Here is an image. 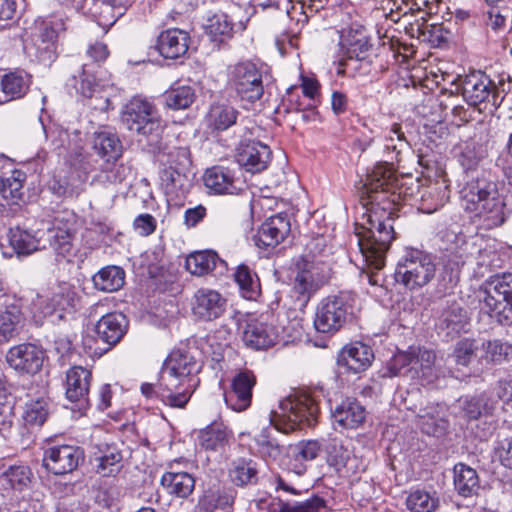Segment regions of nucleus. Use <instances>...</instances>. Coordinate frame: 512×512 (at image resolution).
I'll use <instances>...</instances> for the list:
<instances>
[{"mask_svg": "<svg viewBox=\"0 0 512 512\" xmlns=\"http://www.w3.org/2000/svg\"><path fill=\"white\" fill-rule=\"evenodd\" d=\"M436 355L432 350L417 348L407 352H400L393 358L394 375L401 374V370L409 367L406 373L411 378H422L430 381L435 376Z\"/></svg>", "mask_w": 512, "mask_h": 512, "instance_id": "10", "label": "nucleus"}, {"mask_svg": "<svg viewBox=\"0 0 512 512\" xmlns=\"http://www.w3.org/2000/svg\"><path fill=\"white\" fill-rule=\"evenodd\" d=\"M238 111L224 103L212 104L205 116V122L212 131L222 132L236 123Z\"/></svg>", "mask_w": 512, "mask_h": 512, "instance_id": "34", "label": "nucleus"}, {"mask_svg": "<svg viewBox=\"0 0 512 512\" xmlns=\"http://www.w3.org/2000/svg\"><path fill=\"white\" fill-rule=\"evenodd\" d=\"M186 269L195 276H204L215 269L227 270V263L213 250H201L190 253L185 261Z\"/></svg>", "mask_w": 512, "mask_h": 512, "instance_id": "24", "label": "nucleus"}, {"mask_svg": "<svg viewBox=\"0 0 512 512\" xmlns=\"http://www.w3.org/2000/svg\"><path fill=\"white\" fill-rule=\"evenodd\" d=\"M234 498L231 489L208 491L200 499L199 505L205 512H231Z\"/></svg>", "mask_w": 512, "mask_h": 512, "instance_id": "39", "label": "nucleus"}, {"mask_svg": "<svg viewBox=\"0 0 512 512\" xmlns=\"http://www.w3.org/2000/svg\"><path fill=\"white\" fill-rule=\"evenodd\" d=\"M128 320L122 313H108L96 325L97 335L109 345H115L126 333Z\"/></svg>", "mask_w": 512, "mask_h": 512, "instance_id": "30", "label": "nucleus"}, {"mask_svg": "<svg viewBox=\"0 0 512 512\" xmlns=\"http://www.w3.org/2000/svg\"><path fill=\"white\" fill-rule=\"evenodd\" d=\"M92 374L82 366H73L66 373V397L71 402L88 399Z\"/></svg>", "mask_w": 512, "mask_h": 512, "instance_id": "26", "label": "nucleus"}, {"mask_svg": "<svg viewBox=\"0 0 512 512\" xmlns=\"http://www.w3.org/2000/svg\"><path fill=\"white\" fill-rule=\"evenodd\" d=\"M30 476L27 466H11L0 475V485L4 489L22 490L30 482Z\"/></svg>", "mask_w": 512, "mask_h": 512, "instance_id": "50", "label": "nucleus"}, {"mask_svg": "<svg viewBox=\"0 0 512 512\" xmlns=\"http://www.w3.org/2000/svg\"><path fill=\"white\" fill-rule=\"evenodd\" d=\"M23 176V173L20 171H15L11 177L6 179L0 178V189H2V193H4L2 197L8 198L12 204H17L22 198Z\"/></svg>", "mask_w": 512, "mask_h": 512, "instance_id": "56", "label": "nucleus"}, {"mask_svg": "<svg viewBox=\"0 0 512 512\" xmlns=\"http://www.w3.org/2000/svg\"><path fill=\"white\" fill-rule=\"evenodd\" d=\"M115 502V492L112 488L99 489L95 495V503L101 508L110 509Z\"/></svg>", "mask_w": 512, "mask_h": 512, "instance_id": "64", "label": "nucleus"}, {"mask_svg": "<svg viewBox=\"0 0 512 512\" xmlns=\"http://www.w3.org/2000/svg\"><path fill=\"white\" fill-rule=\"evenodd\" d=\"M23 313L18 300L6 303L5 309L0 310V345L8 342L21 324Z\"/></svg>", "mask_w": 512, "mask_h": 512, "instance_id": "35", "label": "nucleus"}, {"mask_svg": "<svg viewBox=\"0 0 512 512\" xmlns=\"http://www.w3.org/2000/svg\"><path fill=\"white\" fill-rule=\"evenodd\" d=\"M458 405L469 419H476L482 413H487L491 409L487 404L485 395L460 398Z\"/></svg>", "mask_w": 512, "mask_h": 512, "instance_id": "57", "label": "nucleus"}, {"mask_svg": "<svg viewBox=\"0 0 512 512\" xmlns=\"http://www.w3.org/2000/svg\"><path fill=\"white\" fill-rule=\"evenodd\" d=\"M348 306L341 296L323 298L316 307L313 325L317 332L334 334L346 323Z\"/></svg>", "mask_w": 512, "mask_h": 512, "instance_id": "9", "label": "nucleus"}, {"mask_svg": "<svg viewBox=\"0 0 512 512\" xmlns=\"http://www.w3.org/2000/svg\"><path fill=\"white\" fill-rule=\"evenodd\" d=\"M480 309L501 324H512V274L496 275L481 288Z\"/></svg>", "mask_w": 512, "mask_h": 512, "instance_id": "5", "label": "nucleus"}, {"mask_svg": "<svg viewBox=\"0 0 512 512\" xmlns=\"http://www.w3.org/2000/svg\"><path fill=\"white\" fill-rule=\"evenodd\" d=\"M406 197L391 164L378 163L367 174L361 192L365 212L356 234L363 260L376 270L385 266L386 252L394 239L392 215Z\"/></svg>", "mask_w": 512, "mask_h": 512, "instance_id": "1", "label": "nucleus"}, {"mask_svg": "<svg viewBox=\"0 0 512 512\" xmlns=\"http://www.w3.org/2000/svg\"><path fill=\"white\" fill-rule=\"evenodd\" d=\"M194 478L187 472L167 471L162 475V486H164L170 494L179 497H187L194 489Z\"/></svg>", "mask_w": 512, "mask_h": 512, "instance_id": "40", "label": "nucleus"}, {"mask_svg": "<svg viewBox=\"0 0 512 512\" xmlns=\"http://www.w3.org/2000/svg\"><path fill=\"white\" fill-rule=\"evenodd\" d=\"M417 424L423 433L432 436L443 434L447 427L446 407L441 404H429L417 414Z\"/></svg>", "mask_w": 512, "mask_h": 512, "instance_id": "27", "label": "nucleus"}, {"mask_svg": "<svg viewBox=\"0 0 512 512\" xmlns=\"http://www.w3.org/2000/svg\"><path fill=\"white\" fill-rule=\"evenodd\" d=\"M454 487L463 497H471L479 490V477L475 469L458 463L454 467Z\"/></svg>", "mask_w": 512, "mask_h": 512, "instance_id": "37", "label": "nucleus"}, {"mask_svg": "<svg viewBox=\"0 0 512 512\" xmlns=\"http://www.w3.org/2000/svg\"><path fill=\"white\" fill-rule=\"evenodd\" d=\"M440 326L448 330L447 334L459 332L467 322V312L458 304H453L443 310L440 316Z\"/></svg>", "mask_w": 512, "mask_h": 512, "instance_id": "52", "label": "nucleus"}, {"mask_svg": "<svg viewBox=\"0 0 512 512\" xmlns=\"http://www.w3.org/2000/svg\"><path fill=\"white\" fill-rule=\"evenodd\" d=\"M370 48L369 41L361 31L356 39L349 40L347 54L350 59L362 60L366 57Z\"/></svg>", "mask_w": 512, "mask_h": 512, "instance_id": "60", "label": "nucleus"}, {"mask_svg": "<svg viewBox=\"0 0 512 512\" xmlns=\"http://www.w3.org/2000/svg\"><path fill=\"white\" fill-rule=\"evenodd\" d=\"M290 233V221L286 215L278 214L268 218L254 236L255 245L261 249L274 248Z\"/></svg>", "mask_w": 512, "mask_h": 512, "instance_id": "17", "label": "nucleus"}, {"mask_svg": "<svg viewBox=\"0 0 512 512\" xmlns=\"http://www.w3.org/2000/svg\"><path fill=\"white\" fill-rule=\"evenodd\" d=\"M83 459V451L73 445H55L44 452L43 464L46 469L56 475L74 471Z\"/></svg>", "mask_w": 512, "mask_h": 512, "instance_id": "14", "label": "nucleus"}, {"mask_svg": "<svg viewBox=\"0 0 512 512\" xmlns=\"http://www.w3.org/2000/svg\"><path fill=\"white\" fill-rule=\"evenodd\" d=\"M462 90L464 99L473 106L490 102L494 107H498L502 101L495 83L481 72L467 75L463 81Z\"/></svg>", "mask_w": 512, "mask_h": 512, "instance_id": "13", "label": "nucleus"}, {"mask_svg": "<svg viewBox=\"0 0 512 512\" xmlns=\"http://www.w3.org/2000/svg\"><path fill=\"white\" fill-rule=\"evenodd\" d=\"M86 53L95 63L104 62L109 56V50L102 42L90 44Z\"/></svg>", "mask_w": 512, "mask_h": 512, "instance_id": "63", "label": "nucleus"}, {"mask_svg": "<svg viewBox=\"0 0 512 512\" xmlns=\"http://www.w3.org/2000/svg\"><path fill=\"white\" fill-rule=\"evenodd\" d=\"M479 349V343L472 338H463L456 342L453 350V358L455 363L460 366L467 367L476 357Z\"/></svg>", "mask_w": 512, "mask_h": 512, "instance_id": "54", "label": "nucleus"}, {"mask_svg": "<svg viewBox=\"0 0 512 512\" xmlns=\"http://www.w3.org/2000/svg\"><path fill=\"white\" fill-rule=\"evenodd\" d=\"M256 464L252 460L239 458L231 462L228 475L231 482L237 486H245L256 482Z\"/></svg>", "mask_w": 512, "mask_h": 512, "instance_id": "43", "label": "nucleus"}, {"mask_svg": "<svg viewBox=\"0 0 512 512\" xmlns=\"http://www.w3.org/2000/svg\"><path fill=\"white\" fill-rule=\"evenodd\" d=\"M482 358L487 363L502 364L512 356V345L499 339L488 340L482 343Z\"/></svg>", "mask_w": 512, "mask_h": 512, "instance_id": "48", "label": "nucleus"}, {"mask_svg": "<svg viewBox=\"0 0 512 512\" xmlns=\"http://www.w3.org/2000/svg\"><path fill=\"white\" fill-rule=\"evenodd\" d=\"M229 77L233 88L242 100L255 102L262 97L264 93L262 75L255 64L240 62L231 68Z\"/></svg>", "mask_w": 512, "mask_h": 512, "instance_id": "11", "label": "nucleus"}, {"mask_svg": "<svg viewBox=\"0 0 512 512\" xmlns=\"http://www.w3.org/2000/svg\"><path fill=\"white\" fill-rule=\"evenodd\" d=\"M234 279L247 298H252L258 291L259 283L255 273L245 264L238 265Z\"/></svg>", "mask_w": 512, "mask_h": 512, "instance_id": "53", "label": "nucleus"}, {"mask_svg": "<svg viewBox=\"0 0 512 512\" xmlns=\"http://www.w3.org/2000/svg\"><path fill=\"white\" fill-rule=\"evenodd\" d=\"M157 222L149 214L139 215L134 221L135 230L142 236H147L155 231Z\"/></svg>", "mask_w": 512, "mask_h": 512, "instance_id": "62", "label": "nucleus"}, {"mask_svg": "<svg viewBox=\"0 0 512 512\" xmlns=\"http://www.w3.org/2000/svg\"><path fill=\"white\" fill-rule=\"evenodd\" d=\"M396 275L407 288L423 287L433 279L435 264L423 251L407 249L398 262Z\"/></svg>", "mask_w": 512, "mask_h": 512, "instance_id": "6", "label": "nucleus"}, {"mask_svg": "<svg viewBox=\"0 0 512 512\" xmlns=\"http://www.w3.org/2000/svg\"><path fill=\"white\" fill-rule=\"evenodd\" d=\"M406 506L411 512H435L439 506V498L436 492L417 489L407 496Z\"/></svg>", "mask_w": 512, "mask_h": 512, "instance_id": "44", "label": "nucleus"}, {"mask_svg": "<svg viewBox=\"0 0 512 512\" xmlns=\"http://www.w3.org/2000/svg\"><path fill=\"white\" fill-rule=\"evenodd\" d=\"M225 308L226 299L216 290L200 288L193 296L192 312L200 320L217 319L224 313Z\"/></svg>", "mask_w": 512, "mask_h": 512, "instance_id": "16", "label": "nucleus"}, {"mask_svg": "<svg viewBox=\"0 0 512 512\" xmlns=\"http://www.w3.org/2000/svg\"><path fill=\"white\" fill-rule=\"evenodd\" d=\"M93 149L106 162L115 161L122 154L119 138L109 131H99L94 134Z\"/></svg>", "mask_w": 512, "mask_h": 512, "instance_id": "36", "label": "nucleus"}, {"mask_svg": "<svg viewBox=\"0 0 512 512\" xmlns=\"http://www.w3.org/2000/svg\"><path fill=\"white\" fill-rule=\"evenodd\" d=\"M384 147L391 155L390 160H398L399 154L409 147V142L405 137L402 126L399 123H393L384 133Z\"/></svg>", "mask_w": 512, "mask_h": 512, "instance_id": "49", "label": "nucleus"}, {"mask_svg": "<svg viewBox=\"0 0 512 512\" xmlns=\"http://www.w3.org/2000/svg\"><path fill=\"white\" fill-rule=\"evenodd\" d=\"M421 210L425 213H433L443 207L450 198L449 183L445 176H439L435 180H429L419 190Z\"/></svg>", "mask_w": 512, "mask_h": 512, "instance_id": "18", "label": "nucleus"}, {"mask_svg": "<svg viewBox=\"0 0 512 512\" xmlns=\"http://www.w3.org/2000/svg\"><path fill=\"white\" fill-rule=\"evenodd\" d=\"M60 222L58 218H55L52 227H48L46 231L31 232L19 228L11 229L9 234L10 246L19 256L30 255L38 250L45 249L48 241L58 257L72 263L77 257V250L72 242L69 229L57 226Z\"/></svg>", "mask_w": 512, "mask_h": 512, "instance_id": "4", "label": "nucleus"}, {"mask_svg": "<svg viewBox=\"0 0 512 512\" xmlns=\"http://www.w3.org/2000/svg\"><path fill=\"white\" fill-rule=\"evenodd\" d=\"M30 86V78L27 74L11 72L3 76L1 89L5 95V102L23 97Z\"/></svg>", "mask_w": 512, "mask_h": 512, "instance_id": "42", "label": "nucleus"}, {"mask_svg": "<svg viewBox=\"0 0 512 512\" xmlns=\"http://www.w3.org/2000/svg\"><path fill=\"white\" fill-rule=\"evenodd\" d=\"M373 358V351L368 345L353 342L342 348L338 355V364L358 373L367 369Z\"/></svg>", "mask_w": 512, "mask_h": 512, "instance_id": "22", "label": "nucleus"}, {"mask_svg": "<svg viewBox=\"0 0 512 512\" xmlns=\"http://www.w3.org/2000/svg\"><path fill=\"white\" fill-rule=\"evenodd\" d=\"M164 97L168 108L181 110L190 107L196 99V94L190 85H174L165 92Z\"/></svg>", "mask_w": 512, "mask_h": 512, "instance_id": "46", "label": "nucleus"}, {"mask_svg": "<svg viewBox=\"0 0 512 512\" xmlns=\"http://www.w3.org/2000/svg\"><path fill=\"white\" fill-rule=\"evenodd\" d=\"M461 206L474 223L489 230L501 226L512 212L499 184L484 178L468 181L460 192Z\"/></svg>", "mask_w": 512, "mask_h": 512, "instance_id": "2", "label": "nucleus"}, {"mask_svg": "<svg viewBox=\"0 0 512 512\" xmlns=\"http://www.w3.org/2000/svg\"><path fill=\"white\" fill-rule=\"evenodd\" d=\"M125 277L126 273L122 267L107 265L92 276V283L93 287L100 292L113 293L122 289Z\"/></svg>", "mask_w": 512, "mask_h": 512, "instance_id": "32", "label": "nucleus"}, {"mask_svg": "<svg viewBox=\"0 0 512 512\" xmlns=\"http://www.w3.org/2000/svg\"><path fill=\"white\" fill-rule=\"evenodd\" d=\"M300 271L306 273L310 279L321 287L330 278L331 267L328 261L313 256L304 260V265Z\"/></svg>", "mask_w": 512, "mask_h": 512, "instance_id": "51", "label": "nucleus"}, {"mask_svg": "<svg viewBox=\"0 0 512 512\" xmlns=\"http://www.w3.org/2000/svg\"><path fill=\"white\" fill-rule=\"evenodd\" d=\"M233 433L223 423H212L198 433L201 448L209 452L222 453L230 446Z\"/></svg>", "mask_w": 512, "mask_h": 512, "instance_id": "25", "label": "nucleus"}, {"mask_svg": "<svg viewBox=\"0 0 512 512\" xmlns=\"http://www.w3.org/2000/svg\"><path fill=\"white\" fill-rule=\"evenodd\" d=\"M233 24L224 13L214 14L208 19L206 25L207 33L214 38L219 36H229L232 32Z\"/></svg>", "mask_w": 512, "mask_h": 512, "instance_id": "58", "label": "nucleus"}, {"mask_svg": "<svg viewBox=\"0 0 512 512\" xmlns=\"http://www.w3.org/2000/svg\"><path fill=\"white\" fill-rule=\"evenodd\" d=\"M334 423L343 429H356L366 418L365 408L355 399L346 398L332 411Z\"/></svg>", "mask_w": 512, "mask_h": 512, "instance_id": "28", "label": "nucleus"}, {"mask_svg": "<svg viewBox=\"0 0 512 512\" xmlns=\"http://www.w3.org/2000/svg\"><path fill=\"white\" fill-rule=\"evenodd\" d=\"M204 184L215 194H236L240 190L236 185L234 173L222 166L207 169L204 174Z\"/></svg>", "mask_w": 512, "mask_h": 512, "instance_id": "31", "label": "nucleus"}, {"mask_svg": "<svg viewBox=\"0 0 512 512\" xmlns=\"http://www.w3.org/2000/svg\"><path fill=\"white\" fill-rule=\"evenodd\" d=\"M71 82L76 92L84 98L96 96L104 86L100 80L96 79L88 64H83L81 73L79 76H74Z\"/></svg>", "mask_w": 512, "mask_h": 512, "instance_id": "45", "label": "nucleus"}, {"mask_svg": "<svg viewBox=\"0 0 512 512\" xmlns=\"http://www.w3.org/2000/svg\"><path fill=\"white\" fill-rule=\"evenodd\" d=\"M45 352L32 343H21L8 349L5 359L8 366L19 375L37 374L44 362Z\"/></svg>", "mask_w": 512, "mask_h": 512, "instance_id": "12", "label": "nucleus"}, {"mask_svg": "<svg viewBox=\"0 0 512 512\" xmlns=\"http://www.w3.org/2000/svg\"><path fill=\"white\" fill-rule=\"evenodd\" d=\"M270 159V148L261 142L251 141L243 143L238 149L237 162L252 173L265 170Z\"/></svg>", "mask_w": 512, "mask_h": 512, "instance_id": "19", "label": "nucleus"}, {"mask_svg": "<svg viewBox=\"0 0 512 512\" xmlns=\"http://www.w3.org/2000/svg\"><path fill=\"white\" fill-rule=\"evenodd\" d=\"M326 509L325 500L314 496L296 505L282 504L280 512H323Z\"/></svg>", "mask_w": 512, "mask_h": 512, "instance_id": "59", "label": "nucleus"}, {"mask_svg": "<svg viewBox=\"0 0 512 512\" xmlns=\"http://www.w3.org/2000/svg\"><path fill=\"white\" fill-rule=\"evenodd\" d=\"M48 415V399L41 396L26 402L22 418L26 426L33 428L42 426L47 420Z\"/></svg>", "mask_w": 512, "mask_h": 512, "instance_id": "41", "label": "nucleus"}, {"mask_svg": "<svg viewBox=\"0 0 512 512\" xmlns=\"http://www.w3.org/2000/svg\"><path fill=\"white\" fill-rule=\"evenodd\" d=\"M56 31L44 20L38 19L24 30L23 48L28 57L44 64L56 58Z\"/></svg>", "mask_w": 512, "mask_h": 512, "instance_id": "7", "label": "nucleus"}, {"mask_svg": "<svg viewBox=\"0 0 512 512\" xmlns=\"http://www.w3.org/2000/svg\"><path fill=\"white\" fill-rule=\"evenodd\" d=\"M280 408L284 421H287L285 432L304 426L311 427L317 421L318 405L308 394L289 396L280 403Z\"/></svg>", "mask_w": 512, "mask_h": 512, "instance_id": "8", "label": "nucleus"}, {"mask_svg": "<svg viewBox=\"0 0 512 512\" xmlns=\"http://www.w3.org/2000/svg\"><path fill=\"white\" fill-rule=\"evenodd\" d=\"M350 446L349 441L344 442L340 439H332L327 446L329 464L334 466L337 470L348 467L349 463L354 461Z\"/></svg>", "mask_w": 512, "mask_h": 512, "instance_id": "47", "label": "nucleus"}, {"mask_svg": "<svg viewBox=\"0 0 512 512\" xmlns=\"http://www.w3.org/2000/svg\"><path fill=\"white\" fill-rule=\"evenodd\" d=\"M322 451V444L318 440L300 441L289 449L292 470L301 475L306 470L305 462L316 459Z\"/></svg>", "mask_w": 512, "mask_h": 512, "instance_id": "33", "label": "nucleus"}, {"mask_svg": "<svg viewBox=\"0 0 512 512\" xmlns=\"http://www.w3.org/2000/svg\"><path fill=\"white\" fill-rule=\"evenodd\" d=\"M162 368L167 374L162 402L173 408H183L199 383L195 376L200 372L201 364L188 351L174 349Z\"/></svg>", "mask_w": 512, "mask_h": 512, "instance_id": "3", "label": "nucleus"}, {"mask_svg": "<svg viewBox=\"0 0 512 512\" xmlns=\"http://www.w3.org/2000/svg\"><path fill=\"white\" fill-rule=\"evenodd\" d=\"M152 106L142 98H133L125 108L123 122L129 130L146 133V125L151 122Z\"/></svg>", "mask_w": 512, "mask_h": 512, "instance_id": "29", "label": "nucleus"}, {"mask_svg": "<svg viewBox=\"0 0 512 512\" xmlns=\"http://www.w3.org/2000/svg\"><path fill=\"white\" fill-rule=\"evenodd\" d=\"M482 156L476 152L474 144H466L460 155L461 165L469 170L477 166Z\"/></svg>", "mask_w": 512, "mask_h": 512, "instance_id": "61", "label": "nucleus"}, {"mask_svg": "<svg viewBox=\"0 0 512 512\" xmlns=\"http://www.w3.org/2000/svg\"><path fill=\"white\" fill-rule=\"evenodd\" d=\"M255 384L253 372L246 370L237 373L231 381L230 389L224 393L226 405L236 412L245 411L251 405Z\"/></svg>", "mask_w": 512, "mask_h": 512, "instance_id": "15", "label": "nucleus"}, {"mask_svg": "<svg viewBox=\"0 0 512 512\" xmlns=\"http://www.w3.org/2000/svg\"><path fill=\"white\" fill-rule=\"evenodd\" d=\"M188 33L180 29H170L162 33V57L176 59L188 50Z\"/></svg>", "mask_w": 512, "mask_h": 512, "instance_id": "38", "label": "nucleus"}, {"mask_svg": "<svg viewBox=\"0 0 512 512\" xmlns=\"http://www.w3.org/2000/svg\"><path fill=\"white\" fill-rule=\"evenodd\" d=\"M319 288L320 286L310 279L306 273H302L301 271L297 273L293 284V291L297 294V300L300 306H306Z\"/></svg>", "mask_w": 512, "mask_h": 512, "instance_id": "55", "label": "nucleus"}, {"mask_svg": "<svg viewBox=\"0 0 512 512\" xmlns=\"http://www.w3.org/2000/svg\"><path fill=\"white\" fill-rule=\"evenodd\" d=\"M278 338L277 330L262 319L250 320L243 331L245 345L259 350L272 346Z\"/></svg>", "mask_w": 512, "mask_h": 512, "instance_id": "21", "label": "nucleus"}, {"mask_svg": "<svg viewBox=\"0 0 512 512\" xmlns=\"http://www.w3.org/2000/svg\"><path fill=\"white\" fill-rule=\"evenodd\" d=\"M93 461L97 474L110 477L120 471L122 454L116 444L100 443L93 453Z\"/></svg>", "mask_w": 512, "mask_h": 512, "instance_id": "23", "label": "nucleus"}, {"mask_svg": "<svg viewBox=\"0 0 512 512\" xmlns=\"http://www.w3.org/2000/svg\"><path fill=\"white\" fill-rule=\"evenodd\" d=\"M79 295L76 288L68 283L60 284L50 297L43 299L40 305L45 316L52 315L57 311H70L79 302Z\"/></svg>", "mask_w": 512, "mask_h": 512, "instance_id": "20", "label": "nucleus"}]
</instances>
